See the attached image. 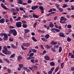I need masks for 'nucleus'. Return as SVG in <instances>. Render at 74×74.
<instances>
[{
	"mask_svg": "<svg viewBox=\"0 0 74 74\" xmlns=\"http://www.w3.org/2000/svg\"><path fill=\"white\" fill-rule=\"evenodd\" d=\"M16 25L17 27H22V23L21 22H16Z\"/></svg>",
	"mask_w": 74,
	"mask_h": 74,
	"instance_id": "1",
	"label": "nucleus"
},
{
	"mask_svg": "<svg viewBox=\"0 0 74 74\" xmlns=\"http://www.w3.org/2000/svg\"><path fill=\"white\" fill-rule=\"evenodd\" d=\"M23 58L22 56L21 55L18 56L17 57V60L18 62H21V59Z\"/></svg>",
	"mask_w": 74,
	"mask_h": 74,
	"instance_id": "2",
	"label": "nucleus"
},
{
	"mask_svg": "<svg viewBox=\"0 0 74 74\" xmlns=\"http://www.w3.org/2000/svg\"><path fill=\"white\" fill-rule=\"evenodd\" d=\"M23 44V45L24 47H29L30 45V44L29 43H24Z\"/></svg>",
	"mask_w": 74,
	"mask_h": 74,
	"instance_id": "3",
	"label": "nucleus"
},
{
	"mask_svg": "<svg viewBox=\"0 0 74 74\" xmlns=\"http://www.w3.org/2000/svg\"><path fill=\"white\" fill-rule=\"evenodd\" d=\"M58 35H59L60 37H65V36L64 35V34L62 32H60L58 33Z\"/></svg>",
	"mask_w": 74,
	"mask_h": 74,
	"instance_id": "4",
	"label": "nucleus"
},
{
	"mask_svg": "<svg viewBox=\"0 0 74 74\" xmlns=\"http://www.w3.org/2000/svg\"><path fill=\"white\" fill-rule=\"evenodd\" d=\"M1 7H2L3 8V9H4V10H9V8H7V7L5 6L4 5V4H3V3H1Z\"/></svg>",
	"mask_w": 74,
	"mask_h": 74,
	"instance_id": "5",
	"label": "nucleus"
},
{
	"mask_svg": "<svg viewBox=\"0 0 74 74\" xmlns=\"http://www.w3.org/2000/svg\"><path fill=\"white\" fill-rule=\"evenodd\" d=\"M67 20V19L65 18V17H64L63 16H61L60 19V21H66Z\"/></svg>",
	"mask_w": 74,
	"mask_h": 74,
	"instance_id": "6",
	"label": "nucleus"
},
{
	"mask_svg": "<svg viewBox=\"0 0 74 74\" xmlns=\"http://www.w3.org/2000/svg\"><path fill=\"white\" fill-rule=\"evenodd\" d=\"M38 6L37 5L34 6H32L31 7V9L32 10H35L36 9H37V8H38Z\"/></svg>",
	"mask_w": 74,
	"mask_h": 74,
	"instance_id": "7",
	"label": "nucleus"
},
{
	"mask_svg": "<svg viewBox=\"0 0 74 74\" xmlns=\"http://www.w3.org/2000/svg\"><path fill=\"white\" fill-rule=\"evenodd\" d=\"M13 35L14 36H16L17 35V32H16L15 29H14L13 31Z\"/></svg>",
	"mask_w": 74,
	"mask_h": 74,
	"instance_id": "8",
	"label": "nucleus"
},
{
	"mask_svg": "<svg viewBox=\"0 0 74 74\" xmlns=\"http://www.w3.org/2000/svg\"><path fill=\"white\" fill-rule=\"evenodd\" d=\"M32 67L33 70H37V69H38V67L36 66L32 65Z\"/></svg>",
	"mask_w": 74,
	"mask_h": 74,
	"instance_id": "9",
	"label": "nucleus"
},
{
	"mask_svg": "<svg viewBox=\"0 0 74 74\" xmlns=\"http://www.w3.org/2000/svg\"><path fill=\"white\" fill-rule=\"evenodd\" d=\"M51 30H53H53H55L56 32H60V30L57 29L52 28L51 29Z\"/></svg>",
	"mask_w": 74,
	"mask_h": 74,
	"instance_id": "10",
	"label": "nucleus"
},
{
	"mask_svg": "<svg viewBox=\"0 0 74 74\" xmlns=\"http://www.w3.org/2000/svg\"><path fill=\"white\" fill-rule=\"evenodd\" d=\"M5 22V19L4 18H1L0 20V23H4Z\"/></svg>",
	"mask_w": 74,
	"mask_h": 74,
	"instance_id": "11",
	"label": "nucleus"
},
{
	"mask_svg": "<svg viewBox=\"0 0 74 74\" xmlns=\"http://www.w3.org/2000/svg\"><path fill=\"white\" fill-rule=\"evenodd\" d=\"M11 47L12 48L14 49H16L17 48V47L16 46H14L13 44H12L11 45Z\"/></svg>",
	"mask_w": 74,
	"mask_h": 74,
	"instance_id": "12",
	"label": "nucleus"
},
{
	"mask_svg": "<svg viewBox=\"0 0 74 74\" xmlns=\"http://www.w3.org/2000/svg\"><path fill=\"white\" fill-rule=\"evenodd\" d=\"M24 33L25 34H27V33H29V32H30V30L28 29H24Z\"/></svg>",
	"mask_w": 74,
	"mask_h": 74,
	"instance_id": "13",
	"label": "nucleus"
},
{
	"mask_svg": "<svg viewBox=\"0 0 74 74\" xmlns=\"http://www.w3.org/2000/svg\"><path fill=\"white\" fill-rule=\"evenodd\" d=\"M3 60H4V61H6L8 63H10V60H9L7 58H5L3 59Z\"/></svg>",
	"mask_w": 74,
	"mask_h": 74,
	"instance_id": "14",
	"label": "nucleus"
},
{
	"mask_svg": "<svg viewBox=\"0 0 74 74\" xmlns=\"http://www.w3.org/2000/svg\"><path fill=\"white\" fill-rule=\"evenodd\" d=\"M33 17L34 18H39V16H38L34 14H33Z\"/></svg>",
	"mask_w": 74,
	"mask_h": 74,
	"instance_id": "15",
	"label": "nucleus"
},
{
	"mask_svg": "<svg viewBox=\"0 0 74 74\" xmlns=\"http://www.w3.org/2000/svg\"><path fill=\"white\" fill-rule=\"evenodd\" d=\"M44 58L45 59V60H49L50 59L49 56H45L44 57Z\"/></svg>",
	"mask_w": 74,
	"mask_h": 74,
	"instance_id": "16",
	"label": "nucleus"
},
{
	"mask_svg": "<svg viewBox=\"0 0 74 74\" xmlns=\"http://www.w3.org/2000/svg\"><path fill=\"white\" fill-rule=\"evenodd\" d=\"M39 8L40 10L42 11H44V8H43V6H39Z\"/></svg>",
	"mask_w": 74,
	"mask_h": 74,
	"instance_id": "17",
	"label": "nucleus"
},
{
	"mask_svg": "<svg viewBox=\"0 0 74 74\" xmlns=\"http://www.w3.org/2000/svg\"><path fill=\"white\" fill-rule=\"evenodd\" d=\"M41 39L43 41H45V42H47L48 41V40L46 39L45 38H41Z\"/></svg>",
	"mask_w": 74,
	"mask_h": 74,
	"instance_id": "18",
	"label": "nucleus"
},
{
	"mask_svg": "<svg viewBox=\"0 0 74 74\" xmlns=\"http://www.w3.org/2000/svg\"><path fill=\"white\" fill-rule=\"evenodd\" d=\"M57 42L55 41H52L51 42V44L52 45H56L57 44Z\"/></svg>",
	"mask_w": 74,
	"mask_h": 74,
	"instance_id": "19",
	"label": "nucleus"
},
{
	"mask_svg": "<svg viewBox=\"0 0 74 74\" xmlns=\"http://www.w3.org/2000/svg\"><path fill=\"white\" fill-rule=\"evenodd\" d=\"M50 64L51 66H55V63L53 62H51L50 63Z\"/></svg>",
	"mask_w": 74,
	"mask_h": 74,
	"instance_id": "20",
	"label": "nucleus"
},
{
	"mask_svg": "<svg viewBox=\"0 0 74 74\" xmlns=\"http://www.w3.org/2000/svg\"><path fill=\"white\" fill-rule=\"evenodd\" d=\"M45 38L46 39H48L49 37V34H47L45 36Z\"/></svg>",
	"mask_w": 74,
	"mask_h": 74,
	"instance_id": "21",
	"label": "nucleus"
},
{
	"mask_svg": "<svg viewBox=\"0 0 74 74\" xmlns=\"http://www.w3.org/2000/svg\"><path fill=\"white\" fill-rule=\"evenodd\" d=\"M15 54H13L10 56V58H14L15 57Z\"/></svg>",
	"mask_w": 74,
	"mask_h": 74,
	"instance_id": "22",
	"label": "nucleus"
},
{
	"mask_svg": "<svg viewBox=\"0 0 74 74\" xmlns=\"http://www.w3.org/2000/svg\"><path fill=\"white\" fill-rule=\"evenodd\" d=\"M7 71H8V73L9 74H11V69H8Z\"/></svg>",
	"mask_w": 74,
	"mask_h": 74,
	"instance_id": "23",
	"label": "nucleus"
},
{
	"mask_svg": "<svg viewBox=\"0 0 74 74\" xmlns=\"http://www.w3.org/2000/svg\"><path fill=\"white\" fill-rule=\"evenodd\" d=\"M14 29H11L10 30L9 34H11L12 33H13V32H14Z\"/></svg>",
	"mask_w": 74,
	"mask_h": 74,
	"instance_id": "24",
	"label": "nucleus"
},
{
	"mask_svg": "<svg viewBox=\"0 0 74 74\" xmlns=\"http://www.w3.org/2000/svg\"><path fill=\"white\" fill-rule=\"evenodd\" d=\"M21 17L20 16L18 17V18L17 19H15L14 21H19V20H21Z\"/></svg>",
	"mask_w": 74,
	"mask_h": 74,
	"instance_id": "25",
	"label": "nucleus"
},
{
	"mask_svg": "<svg viewBox=\"0 0 74 74\" xmlns=\"http://www.w3.org/2000/svg\"><path fill=\"white\" fill-rule=\"evenodd\" d=\"M32 40H33V41L35 42H37V40L34 37H33L32 38Z\"/></svg>",
	"mask_w": 74,
	"mask_h": 74,
	"instance_id": "26",
	"label": "nucleus"
},
{
	"mask_svg": "<svg viewBox=\"0 0 74 74\" xmlns=\"http://www.w3.org/2000/svg\"><path fill=\"white\" fill-rule=\"evenodd\" d=\"M67 40L68 42H70L71 41V38H70L69 37H67Z\"/></svg>",
	"mask_w": 74,
	"mask_h": 74,
	"instance_id": "27",
	"label": "nucleus"
},
{
	"mask_svg": "<svg viewBox=\"0 0 74 74\" xmlns=\"http://www.w3.org/2000/svg\"><path fill=\"white\" fill-rule=\"evenodd\" d=\"M59 66H58L57 67V68L55 69V73H56V72L58 71V70H59Z\"/></svg>",
	"mask_w": 74,
	"mask_h": 74,
	"instance_id": "28",
	"label": "nucleus"
},
{
	"mask_svg": "<svg viewBox=\"0 0 74 74\" xmlns=\"http://www.w3.org/2000/svg\"><path fill=\"white\" fill-rule=\"evenodd\" d=\"M34 53H30L29 56V57H32V56H34Z\"/></svg>",
	"mask_w": 74,
	"mask_h": 74,
	"instance_id": "29",
	"label": "nucleus"
},
{
	"mask_svg": "<svg viewBox=\"0 0 74 74\" xmlns=\"http://www.w3.org/2000/svg\"><path fill=\"white\" fill-rule=\"evenodd\" d=\"M22 27L24 28H26L27 26V24H23L22 25Z\"/></svg>",
	"mask_w": 74,
	"mask_h": 74,
	"instance_id": "30",
	"label": "nucleus"
},
{
	"mask_svg": "<svg viewBox=\"0 0 74 74\" xmlns=\"http://www.w3.org/2000/svg\"><path fill=\"white\" fill-rule=\"evenodd\" d=\"M7 50H2V53H4L5 55L7 54Z\"/></svg>",
	"mask_w": 74,
	"mask_h": 74,
	"instance_id": "31",
	"label": "nucleus"
},
{
	"mask_svg": "<svg viewBox=\"0 0 74 74\" xmlns=\"http://www.w3.org/2000/svg\"><path fill=\"white\" fill-rule=\"evenodd\" d=\"M62 51V47L60 46L59 48V53H60V52H61Z\"/></svg>",
	"mask_w": 74,
	"mask_h": 74,
	"instance_id": "32",
	"label": "nucleus"
},
{
	"mask_svg": "<svg viewBox=\"0 0 74 74\" xmlns=\"http://www.w3.org/2000/svg\"><path fill=\"white\" fill-rule=\"evenodd\" d=\"M18 2H17V3L18 4H22V1H21V0H18Z\"/></svg>",
	"mask_w": 74,
	"mask_h": 74,
	"instance_id": "33",
	"label": "nucleus"
},
{
	"mask_svg": "<svg viewBox=\"0 0 74 74\" xmlns=\"http://www.w3.org/2000/svg\"><path fill=\"white\" fill-rule=\"evenodd\" d=\"M51 51L53 52H56V50H55V48L52 47L51 48Z\"/></svg>",
	"mask_w": 74,
	"mask_h": 74,
	"instance_id": "34",
	"label": "nucleus"
},
{
	"mask_svg": "<svg viewBox=\"0 0 74 74\" xmlns=\"http://www.w3.org/2000/svg\"><path fill=\"white\" fill-rule=\"evenodd\" d=\"M44 27L47 29V30H49V27L48 26H47V25H44Z\"/></svg>",
	"mask_w": 74,
	"mask_h": 74,
	"instance_id": "35",
	"label": "nucleus"
},
{
	"mask_svg": "<svg viewBox=\"0 0 74 74\" xmlns=\"http://www.w3.org/2000/svg\"><path fill=\"white\" fill-rule=\"evenodd\" d=\"M9 40L10 41V42H12V41H14V39L10 37L9 38Z\"/></svg>",
	"mask_w": 74,
	"mask_h": 74,
	"instance_id": "36",
	"label": "nucleus"
},
{
	"mask_svg": "<svg viewBox=\"0 0 74 74\" xmlns=\"http://www.w3.org/2000/svg\"><path fill=\"white\" fill-rule=\"evenodd\" d=\"M58 10L60 11L61 12H63V9L62 8H60L58 9Z\"/></svg>",
	"mask_w": 74,
	"mask_h": 74,
	"instance_id": "37",
	"label": "nucleus"
},
{
	"mask_svg": "<svg viewBox=\"0 0 74 74\" xmlns=\"http://www.w3.org/2000/svg\"><path fill=\"white\" fill-rule=\"evenodd\" d=\"M21 48L23 50H26V49H27V48H25L23 45H21Z\"/></svg>",
	"mask_w": 74,
	"mask_h": 74,
	"instance_id": "38",
	"label": "nucleus"
},
{
	"mask_svg": "<svg viewBox=\"0 0 74 74\" xmlns=\"http://www.w3.org/2000/svg\"><path fill=\"white\" fill-rule=\"evenodd\" d=\"M19 68L21 69H22V67H23V65L22 64H19Z\"/></svg>",
	"mask_w": 74,
	"mask_h": 74,
	"instance_id": "39",
	"label": "nucleus"
},
{
	"mask_svg": "<svg viewBox=\"0 0 74 74\" xmlns=\"http://www.w3.org/2000/svg\"><path fill=\"white\" fill-rule=\"evenodd\" d=\"M32 52L34 53H36L37 52V51L35 49H31Z\"/></svg>",
	"mask_w": 74,
	"mask_h": 74,
	"instance_id": "40",
	"label": "nucleus"
},
{
	"mask_svg": "<svg viewBox=\"0 0 74 74\" xmlns=\"http://www.w3.org/2000/svg\"><path fill=\"white\" fill-rule=\"evenodd\" d=\"M37 22H36L34 24L33 27H34V28H36V26H37Z\"/></svg>",
	"mask_w": 74,
	"mask_h": 74,
	"instance_id": "41",
	"label": "nucleus"
},
{
	"mask_svg": "<svg viewBox=\"0 0 74 74\" xmlns=\"http://www.w3.org/2000/svg\"><path fill=\"white\" fill-rule=\"evenodd\" d=\"M67 28H68V29H71V25L70 24L68 25L67 26Z\"/></svg>",
	"mask_w": 74,
	"mask_h": 74,
	"instance_id": "42",
	"label": "nucleus"
},
{
	"mask_svg": "<svg viewBox=\"0 0 74 74\" xmlns=\"http://www.w3.org/2000/svg\"><path fill=\"white\" fill-rule=\"evenodd\" d=\"M50 46L48 45H46V48L47 49H49L50 48Z\"/></svg>",
	"mask_w": 74,
	"mask_h": 74,
	"instance_id": "43",
	"label": "nucleus"
},
{
	"mask_svg": "<svg viewBox=\"0 0 74 74\" xmlns=\"http://www.w3.org/2000/svg\"><path fill=\"white\" fill-rule=\"evenodd\" d=\"M31 62H32V63L34 64L35 63V62H34V59H32L31 60Z\"/></svg>",
	"mask_w": 74,
	"mask_h": 74,
	"instance_id": "44",
	"label": "nucleus"
},
{
	"mask_svg": "<svg viewBox=\"0 0 74 74\" xmlns=\"http://www.w3.org/2000/svg\"><path fill=\"white\" fill-rule=\"evenodd\" d=\"M64 66V62H62L61 64V68H63Z\"/></svg>",
	"mask_w": 74,
	"mask_h": 74,
	"instance_id": "45",
	"label": "nucleus"
},
{
	"mask_svg": "<svg viewBox=\"0 0 74 74\" xmlns=\"http://www.w3.org/2000/svg\"><path fill=\"white\" fill-rule=\"evenodd\" d=\"M55 5L56 6V7L58 9H59V8H60V7H59L60 5H58V4H56Z\"/></svg>",
	"mask_w": 74,
	"mask_h": 74,
	"instance_id": "46",
	"label": "nucleus"
},
{
	"mask_svg": "<svg viewBox=\"0 0 74 74\" xmlns=\"http://www.w3.org/2000/svg\"><path fill=\"white\" fill-rule=\"evenodd\" d=\"M3 49H4V50H5L6 51H7V47L6 46H4L3 47Z\"/></svg>",
	"mask_w": 74,
	"mask_h": 74,
	"instance_id": "47",
	"label": "nucleus"
},
{
	"mask_svg": "<svg viewBox=\"0 0 74 74\" xmlns=\"http://www.w3.org/2000/svg\"><path fill=\"white\" fill-rule=\"evenodd\" d=\"M3 35V36H4V37H5L6 38H7V37H8V36H7V34L4 33Z\"/></svg>",
	"mask_w": 74,
	"mask_h": 74,
	"instance_id": "48",
	"label": "nucleus"
},
{
	"mask_svg": "<svg viewBox=\"0 0 74 74\" xmlns=\"http://www.w3.org/2000/svg\"><path fill=\"white\" fill-rule=\"evenodd\" d=\"M8 27H9V29H13V28H15L14 27H12L11 25H9Z\"/></svg>",
	"mask_w": 74,
	"mask_h": 74,
	"instance_id": "49",
	"label": "nucleus"
},
{
	"mask_svg": "<svg viewBox=\"0 0 74 74\" xmlns=\"http://www.w3.org/2000/svg\"><path fill=\"white\" fill-rule=\"evenodd\" d=\"M11 54V52L7 50L6 51V55H10Z\"/></svg>",
	"mask_w": 74,
	"mask_h": 74,
	"instance_id": "50",
	"label": "nucleus"
},
{
	"mask_svg": "<svg viewBox=\"0 0 74 74\" xmlns=\"http://www.w3.org/2000/svg\"><path fill=\"white\" fill-rule=\"evenodd\" d=\"M67 7V5L66 4H64L62 6V8H64Z\"/></svg>",
	"mask_w": 74,
	"mask_h": 74,
	"instance_id": "51",
	"label": "nucleus"
},
{
	"mask_svg": "<svg viewBox=\"0 0 74 74\" xmlns=\"http://www.w3.org/2000/svg\"><path fill=\"white\" fill-rule=\"evenodd\" d=\"M23 70H25V71H27V68L26 67H23Z\"/></svg>",
	"mask_w": 74,
	"mask_h": 74,
	"instance_id": "52",
	"label": "nucleus"
},
{
	"mask_svg": "<svg viewBox=\"0 0 74 74\" xmlns=\"http://www.w3.org/2000/svg\"><path fill=\"white\" fill-rule=\"evenodd\" d=\"M37 4H38V5H42V3H41L40 2H38L37 3Z\"/></svg>",
	"mask_w": 74,
	"mask_h": 74,
	"instance_id": "53",
	"label": "nucleus"
},
{
	"mask_svg": "<svg viewBox=\"0 0 74 74\" xmlns=\"http://www.w3.org/2000/svg\"><path fill=\"white\" fill-rule=\"evenodd\" d=\"M23 18H29L28 16H26L25 15H23Z\"/></svg>",
	"mask_w": 74,
	"mask_h": 74,
	"instance_id": "54",
	"label": "nucleus"
},
{
	"mask_svg": "<svg viewBox=\"0 0 74 74\" xmlns=\"http://www.w3.org/2000/svg\"><path fill=\"white\" fill-rule=\"evenodd\" d=\"M22 24H26V21H22Z\"/></svg>",
	"mask_w": 74,
	"mask_h": 74,
	"instance_id": "55",
	"label": "nucleus"
},
{
	"mask_svg": "<svg viewBox=\"0 0 74 74\" xmlns=\"http://www.w3.org/2000/svg\"><path fill=\"white\" fill-rule=\"evenodd\" d=\"M15 9L14 8H13L11 10V11L12 12H15L16 11Z\"/></svg>",
	"mask_w": 74,
	"mask_h": 74,
	"instance_id": "56",
	"label": "nucleus"
},
{
	"mask_svg": "<svg viewBox=\"0 0 74 74\" xmlns=\"http://www.w3.org/2000/svg\"><path fill=\"white\" fill-rule=\"evenodd\" d=\"M60 23H67V22H65V21H64L63 22H62V21H60Z\"/></svg>",
	"mask_w": 74,
	"mask_h": 74,
	"instance_id": "57",
	"label": "nucleus"
},
{
	"mask_svg": "<svg viewBox=\"0 0 74 74\" xmlns=\"http://www.w3.org/2000/svg\"><path fill=\"white\" fill-rule=\"evenodd\" d=\"M49 26L50 27H53V26H54V25H53V24H50L49 25Z\"/></svg>",
	"mask_w": 74,
	"mask_h": 74,
	"instance_id": "58",
	"label": "nucleus"
},
{
	"mask_svg": "<svg viewBox=\"0 0 74 74\" xmlns=\"http://www.w3.org/2000/svg\"><path fill=\"white\" fill-rule=\"evenodd\" d=\"M3 38L4 41H7V40H8V37H4Z\"/></svg>",
	"mask_w": 74,
	"mask_h": 74,
	"instance_id": "59",
	"label": "nucleus"
},
{
	"mask_svg": "<svg viewBox=\"0 0 74 74\" xmlns=\"http://www.w3.org/2000/svg\"><path fill=\"white\" fill-rule=\"evenodd\" d=\"M52 71H51V70L49 71L48 72V74H52Z\"/></svg>",
	"mask_w": 74,
	"mask_h": 74,
	"instance_id": "60",
	"label": "nucleus"
},
{
	"mask_svg": "<svg viewBox=\"0 0 74 74\" xmlns=\"http://www.w3.org/2000/svg\"><path fill=\"white\" fill-rule=\"evenodd\" d=\"M58 19V16H56L54 17V21H56V20H57Z\"/></svg>",
	"mask_w": 74,
	"mask_h": 74,
	"instance_id": "61",
	"label": "nucleus"
},
{
	"mask_svg": "<svg viewBox=\"0 0 74 74\" xmlns=\"http://www.w3.org/2000/svg\"><path fill=\"white\" fill-rule=\"evenodd\" d=\"M54 69H55V67H53L51 69V71L53 72V71L54 70Z\"/></svg>",
	"mask_w": 74,
	"mask_h": 74,
	"instance_id": "62",
	"label": "nucleus"
},
{
	"mask_svg": "<svg viewBox=\"0 0 74 74\" xmlns=\"http://www.w3.org/2000/svg\"><path fill=\"white\" fill-rule=\"evenodd\" d=\"M32 1L31 0H28L27 1L28 3H32Z\"/></svg>",
	"mask_w": 74,
	"mask_h": 74,
	"instance_id": "63",
	"label": "nucleus"
},
{
	"mask_svg": "<svg viewBox=\"0 0 74 74\" xmlns=\"http://www.w3.org/2000/svg\"><path fill=\"white\" fill-rule=\"evenodd\" d=\"M71 71H74V67L73 66L71 68Z\"/></svg>",
	"mask_w": 74,
	"mask_h": 74,
	"instance_id": "64",
	"label": "nucleus"
}]
</instances>
